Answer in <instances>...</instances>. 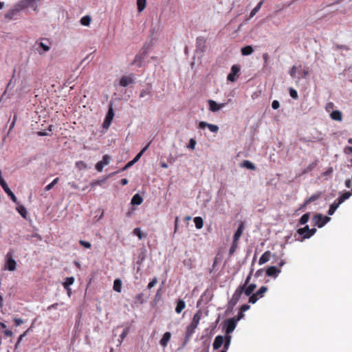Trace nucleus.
Wrapping results in <instances>:
<instances>
[{
  "mask_svg": "<svg viewBox=\"0 0 352 352\" xmlns=\"http://www.w3.org/2000/svg\"><path fill=\"white\" fill-rule=\"evenodd\" d=\"M4 269L9 271H14L16 269V262L13 258L12 251H9L6 255Z\"/></svg>",
  "mask_w": 352,
  "mask_h": 352,
  "instance_id": "f257e3e1",
  "label": "nucleus"
},
{
  "mask_svg": "<svg viewBox=\"0 0 352 352\" xmlns=\"http://www.w3.org/2000/svg\"><path fill=\"white\" fill-rule=\"evenodd\" d=\"M330 220V217L327 216L324 217L321 214H316L312 218L314 225L318 226V228L323 227Z\"/></svg>",
  "mask_w": 352,
  "mask_h": 352,
  "instance_id": "f03ea898",
  "label": "nucleus"
},
{
  "mask_svg": "<svg viewBox=\"0 0 352 352\" xmlns=\"http://www.w3.org/2000/svg\"><path fill=\"white\" fill-rule=\"evenodd\" d=\"M316 232V228L310 229L308 226H305L302 228H299L297 230V233L302 236L300 241H302L305 239H309L311 236H313Z\"/></svg>",
  "mask_w": 352,
  "mask_h": 352,
  "instance_id": "7ed1b4c3",
  "label": "nucleus"
},
{
  "mask_svg": "<svg viewBox=\"0 0 352 352\" xmlns=\"http://www.w3.org/2000/svg\"><path fill=\"white\" fill-rule=\"evenodd\" d=\"M243 290H244V287H241V286H239L235 290L230 301L229 302L230 305L234 307L236 305V303L240 300L242 294L244 292Z\"/></svg>",
  "mask_w": 352,
  "mask_h": 352,
  "instance_id": "20e7f679",
  "label": "nucleus"
},
{
  "mask_svg": "<svg viewBox=\"0 0 352 352\" xmlns=\"http://www.w3.org/2000/svg\"><path fill=\"white\" fill-rule=\"evenodd\" d=\"M111 157L108 155H104L102 160L96 164V169L98 172H102L104 166L108 165L110 162Z\"/></svg>",
  "mask_w": 352,
  "mask_h": 352,
  "instance_id": "39448f33",
  "label": "nucleus"
},
{
  "mask_svg": "<svg viewBox=\"0 0 352 352\" xmlns=\"http://www.w3.org/2000/svg\"><path fill=\"white\" fill-rule=\"evenodd\" d=\"M236 321L234 318H230L226 321V333L230 335L235 329Z\"/></svg>",
  "mask_w": 352,
  "mask_h": 352,
  "instance_id": "423d86ee",
  "label": "nucleus"
},
{
  "mask_svg": "<svg viewBox=\"0 0 352 352\" xmlns=\"http://www.w3.org/2000/svg\"><path fill=\"white\" fill-rule=\"evenodd\" d=\"M240 72V67L237 65H234L231 67V72L228 75L227 79L228 81L234 82L236 80V76Z\"/></svg>",
  "mask_w": 352,
  "mask_h": 352,
  "instance_id": "0eeeda50",
  "label": "nucleus"
},
{
  "mask_svg": "<svg viewBox=\"0 0 352 352\" xmlns=\"http://www.w3.org/2000/svg\"><path fill=\"white\" fill-rule=\"evenodd\" d=\"M208 103L209 104V109L212 112H217L219 111L221 109L223 108L226 103H217L214 100H209L208 101Z\"/></svg>",
  "mask_w": 352,
  "mask_h": 352,
  "instance_id": "6e6552de",
  "label": "nucleus"
},
{
  "mask_svg": "<svg viewBox=\"0 0 352 352\" xmlns=\"http://www.w3.org/2000/svg\"><path fill=\"white\" fill-rule=\"evenodd\" d=\"M114 113L112 107H111L107 112L104 122L102 124L103 128L108 129L113 120Z\"/></svg>",
  "mask_w": 352,
  "mask_h": 352,
  "instance_id": "1a4fd4ad",
  "label": "nucleus"
},
{
  "mask_svg": "<svg viewBox=\"0 0 352 352\" xmlns=\"http://www.w3.org/2000/svg\"><path fill=\"white\" fill-rule=\"evenodd\" d=\"M208 127V129L212 133H217L219 131V126L215 124H208L206 122L201 121L199 124V129H205Z\"/></svg>",
  "mask_w": 352,
  "mask_h": 352,
  "instance_id": "9d476101",
  "label": "nucleus"
},
{
  "mask_svg": "<svg viewBox=\"0 0 352 352\" xmlns=\"http://www.w3.org/2000/svg\"><path fill=\"white\" fill-rule=\"evenodd\" d=\"M196 329H197V327H195L191 324H190L188 326H187V327L186 329V332H185V342H188L191 339Z\"/></svg>",
  "mask_w": 352,
  "mask_h": 352,
  "instance_id": "9b49d317",
  "label": "nucleus"
},
{
  "mask_svg": "<svg viewBox=\"0 0 352 352\" xmlns=\"http://www.w3.org/2000/svg\"><path fill=\"white\" fill-rule=\"evenodd\" d=\"M280 272V270L277 269L274 266L268 267L265 271L266 275L267 276H273V277H276Z\"/></svg>",
  "mask_w": 352,
  "mask_h": 352,
  "instance_id": "f8f14e48",
  "label": "nucleus"
},
{
  "mask_svg": "<svg viewBox=\"0 0 352 352\" xmlns=\"http://www.w3.org/2000/svg\"><path fill=\"white\" fill-rule=\"evenodd\" d=\"M224 338L222 336H217L214 338L212 346L214 350L219 349L223 344Z\"/></svg>",
  "mask_w": 352,
  "mask_h": 352,
  "instance_id": "ddd939ff",
  "label": "nucleus"
},
{
  "mask_svg": "<svg viewBox=\"0 0 352 352\" xmlns=\"http://www.w3.org/2000/svg\"><path fill=\"white\" fill-rule=\"evenodd\" d=\"M134 80L131 76H123L120 80V85L122 87H126L130 84L133 83Z\"/></svg>",
  "mask_w": 352,
  "mask_h": 352,
  "instance_id": "4468645a",
  "label": "nucleus"
},
{
  "mask_svg": "<svg viewBox=\"0 0 352 352\" xmlns=\"http://www.w3.org/2000/svg\"><path fill=\"white\" fill-rule=\"evenodd\" d=\"M201 316H202L201 311L198 310L193 316L192 320L190 324L197 327V326L199 323V321L201 318Z\"/></svg>",
  "mask_w": 352,
  "mask_h": 352,
  "instance_id": "2eb2a0df",
  "label": "nucleus"
},
{
  "mask_svg": "<svg viewBox=\"0 0 352 352\" xmlns=\"http://www.w3.org/2000/svg\"><path fill=\"white\" fill-rule=\"evenodd\" d=\"M270 257H271L270 251L265 252L260 257L259 261H258V264L260 265H263L264 263H265L270 261Z\"/></svg>",
  "mask_w": 352,
  "mask_h": 352,
  "instance_id": "dca6fc26",
  "label": "nucleus"
},
{
  "mask_svg": "<svg viewBox=\"0 0 352 352\" xmlns=\"http://www.w3.org/2000/svg\"><path fill=\"white\" fill-rule=\"evenodd\" d=\"M170 338H171V333L170 332H166L165 333H164L162 339L160 341V344L163 347H166L167 346L168 342L170 341Z\"/></svg>",
  "mask_w": 352,
  "mask_h": 352,
  "instance_id": "f3484780",
  "label": "nucleus"
},
{
  "mask_svg": "<svg viewBox=\"0 0 352 352\" xmlns=\"http://www.w3.org/2000/svg\"><path fill=\"white\" fill-rule=\"evenodd\" d=\"M243 223H241L233 236V241H234V242L239 241V240L243 233Z\"/></svg>",
  "mask_w": 352,
  "mask_h": 352,
  "instance_id": "a211bd4d",
  "label": "nucleus"
},
{
  "mask_svg": "<svg viewBox=\"0 0 352 352\" xmlns=\"http://www.w3.org/2000/svg\"><path fill=\"white\" fill-rule=\"evenodd\" d=\"M330 117L333 120L341 121L342 120V113L338 110L333 111L330 114Z\"/></svg>",
  "mask_w": 352,
  "mask_h": 352,
  "instance_id": "6ab92c4d",
  "label": "nucleus"
},
{
  "mask_svg": "<svg viewBox=\"0 0 352 352\" xmlns=\"http://www.w3.org/2000/svg\"><path fill=\"white\" fill-rule=\"evenodd\" d=\"M186 307V303L182 299H179L177 301V305L175 307V312L180 314Z\"/></svg>",
  "mask_w": 352,
  "mask_h": 352,
  "instance_id": "aec40b11",
  "label": "nucleus"
},
{
  "mask_svg": "<svg viewBox=\"0 0 352 352\" xmlns=\"http://www.w3.org/2000/svg\"><path fill=\"white\" fill-rule=\"evenodd\" d=\"M340 204H338V200L336 199L333 201V203H332L330 205V207H329V211H328V214L329 215H333Z\"/></svg>",
  "mask_w": 352,
  "mask_h": 352,
  "instance_id": "412c9836",
  "label": "nucleus"
},
{
  "mask_svg": "<svg viewBox=\"0 0 352 352\" xmlns=\"http://www.w3.org/2000/svg\"><path fill=\"white\" fill-rule=\"evenodd\" d=\"M256 286L255 284L252 283L249 285L248 286H246L243 290L244 294L245 296H249L251 294H252L253 292L256 289Z\"/></svg>",
  "mask_w": 352,
  "mask_h": 352,
  "instance_id": "4be33fe9",
  "label": "nucleus"
},
{
  "mask_svg": "<svg viewBox=\"0 0 352 352\" xmlns=\"http://www.w3.org/2000/svg\"><path fill=\"white\" fill-rule=\"evenodd\" d=\"M143 199L139 194H135L131 199V204L133 205H140L142 203Z\"/></svg>",
  "mask_w": 352,
  "mask_h": 352,
  "instance_id": "5701e85b",
  "label": "nucleus"
},
{
  "mask_svg": "<svg viewBox=\"0 0 352 352\" xmlns=\"http://www.w3.org/2000/svg\"><path fill=\"white\" fill-rule=\"evenodd\" d=\"M231 336L230 335H226L224 338V342H223V351H226L227 352L228 349H229V346L230 345L231 342Z\"/></svg>",
  "mask_w": 352,
  "mask_h": 352,
  "instance_id": "b1692460",
  "label": "nucleus"
},
{
  "mask_svg": "<svg viewBox=\"0 0 352 352\" xmlns=\"http://www.w3.org/2000/svg\"><path fill=\"white\" fill-rule=\"evenodd\" d=\"M320 195H321L320 192L312 195L309 198H308L307 199L305 200V201L304 203V206L308 205L310 203H312V202L316 201L320 197Z\"/></svg>",
  "mask_w": 352,
  "mask_h": 352,
  "instance_id": "393cba45",
  "label": "nucleus"
},
{
  "mask_svg": "<svg viewBox=\"0 0 352 352\" xmlns=\"http://www.w3.org/2000/svg\"><path fill=\"white\" fill-rule=\"evenodd\" d=\"M243 168H246L250 170H255L256 167L254 164L249 160H244L241 165Z\"/></svg>",
  "mask_w": 352,
  "mask_h": 352,
  "instance_id": "a878e982",
  "label": "nucleus"
},
{
  "mask_svg": "<svg viewBox=\"0 0 352 352\" xmlns=\"http://www.w3.org/2000/svg\"><path fill=\"white\" fill-rule=\"evenodd\" d=\"M241 52L243 56H248L253 52V48L250 45H247L242 47Z\"/></svg>",
  "mask_w": 352,
  "mask_h": 352,
  "instance_id": "bb28decb",
  "label": "nucleus"
},
{
  "mask_svg": "<svg viewBox=\"0 0 352 352\" xmlns=\"http://www.w3.org/2000/svg\"><path fill=\"white\" fill-rule=\"evenodd\" d=\"M113 288V289L116 292H121V289H122V281H121L120 279L117 278V279H116L114 280Z\"/></svg>",
  "mask_w": 352,
  "mask_h": 352,
  "instance_id": "cd10ccee",
  "label": "nucleus"
},
{
  "mask_svg": "<svg viewBox=\"0 0 352 352\" xmlns=\"http://www.w3.org/2000/svg\"><path fill=\"white\" fill-rule=\"evenodd\" d=\"M351 196V193L350 192H345L341 196H340L337 199L338 200V204H342L345 200L348 199Z\"/></svg>",
  "mask_w": 352,
  "mask_h": 352,
  "instance_id": "c85d7f7f",
  "label": "nucleus"
},
{
  "mask_svg": "<svg viewBox=\"0 0 352 352\" xmlns=\"http://www.w3.org/2000/svg\"><path fill=\"white\" fill-rule=\"evenodd\" d=\"M194 222L195 224V227L197 229H201L203 228L204 226V221L201 217H196L194 218Z\"/></svg>",
  "mask_w": 352,
  "mask_h": 352,
  "instance_id": "c756f323",
  "label": "nucleus"
},
{
  "mask_svg": "<svg viewBox=\"0 0 352 352\" xmlns=\"http://www.w3.org/2000/svg\"><path fill=\"white\" fill-rule=\"evenodd\" d=\"M144 302H145V299L144 298L143 293H140L135 296L134 302L135 304H137V303L143 304Z\"/></svg>",
  "mask_w": 352,
  "mask_h": 352,
  "instance_id": "7c9ffc66",
  "label": "nucleus"
},
{
  "mask_svg": "<svg viewBox=\"0 0 352 352\" xmlns=\"http://www.w3.org/2000/svg\"><path fill=\"white\" fill-rule=\"evenodd\" d=\"M146 5V0H137V6L138 12H141L144 10Z\"/></svg>",
  "mask_w": 352,
  "mask_h": 352,
  "instance_id": "2f4dec72",
  "label": "nucleus"
},
{
  "mask_svg": "<svg viewBox=\"0 0 352 352\" xmlns=\"http://www.w3.org/2000/svg\"><path fill=\"white\" fill-rule=\"evenodd\" d=\"M263 4V1H261L256 6L252 9V10L250 12V17H253L261 9L262 5Z\"/></svg>",
  "mask_w": 352,
  "mask_h": 352,
  "instance_id": "473e14b6",
  "label": "nucleus"
},
{
  "mask_svg": "<svg viewBox=\"0 0 352 352\" xmlns=\"http://www.w3.org/2000/svg\"><path fill=\"white\" fill-rule=\"evenodd\" d=\"M91 19L89 16H84L80 19V23L84 26H89L90 25Z\"/></svg>",
  "mask_w": 352,
  "mask_h": 352,
  "instance_id": "72a5a7b5",
  "label": "nucleus"
},
{
  "mask_svg": "<svg viewBox=\"0 0 352 352\" xmlns=\"http://www.w3.org/2000/svg\"><path fill=\"white\" fill-rule=\"evenodd\" d=\"M16 210L23 218H26L28 212L25 208L23 206H17Z\"/></svg>",
  "mask_w": 352,
  "mask_h": 352,
  "instance_id": "f704fd0d",
  "label": "nucleus"
},
{
  "mask_svg": "<svg viewBox=\"0 0 352 352\" xmlns=\"http://www.w3.org/2000/svg\"><path fill=\"white\" fill-rule=\"evenodd\" d=\"M309 219V213L304 214L300 219L299 223L300 225H304L308 222Z\"/></svg>",
  "mask_w": 352,
  "mask_h": 352,
  "instance_id": "c9c22d12",
  "label": "nucleus"
},
{
  "mask_svg": "<svg viewBox=\"0 0 352 352\" xmlns=\"http://www.w3.org/2000/svg\"><path fill=\"white\" fill-rule=\"evenodd\" d=\"M74 282V277H67L65 279V281L63 283V287L65 289H67L69 285H72Z\"/></svg>",
  "mask_w": 352,
  "mask_h": 352,
  "instance_id": "e433bc0d",
  "label": "nucleus"
},
{
  "mask_svg": "<svg viewBox=\"0 0 352 352\" xmlns=\"http://www.w3.org/2000/svg\"><path fill=\"white\" fill-rule=\"evenodd\" d=\"M59 181L58 177L55 178L50 184L45 187V191L50 190Z\"/></svg>",
  "mask_w": 352,
  "mask_h": 352,
  "instance_id": "4c0bfd02",
  "label": "nucleus"
},
{
  "mask_svg": "<svg viewBox=\"0 0 352 352\" xmlns=\"http://www.w3.org/2000/svg\"><path fill=\"white\" fill-rule=\"evenodd\" d=\"M267 288L265 286H262L260 289L255 293L259 298H262L264 294L267 292Z\"/></svg>",
  "mask_w": 352,
  "mask_h": 352,
  "instance_id": "58836bf2",
  "label": "nucleus"
},
{
  "mask_svg": "<svg viewBox=\"0 0 352 352\" xmlns=\"http://www.w3.org/2000/svg\"><path fill=\"white\" fill-rule=\"evenodd\" d=\"M76 167L79 170H84L87 168V165L83 161H77L75 164Z\"/></svg>",
  "mask_w": 352,
  "mask_h": 352,
  "instance_id": "ea45409f",
  "label": "nucleus"
},
{
  "mask_svg": "<svg viewBox=\"0 0 352 352\" xmlns=\"http://www.w3.org/2000/svg\"><path fill=\"white\" fill-rule=\"evenodd\" d=\"M151 87H148L146 89H144L142 90L140 94V98H144L146 96H148L151 93Z\"/></svg>",
  "mask_w": 352,
  "mask_h": 352,
  "instance_id": "a19ab883",
  "label": "nucleus"
},
{
  "mask_svg": "<svg viewBox=\"0 0 352 352\" xmlns=\"http://www.w3.org/2000/svg\"><path fill=\"white\" fill-rule=\"evenodd\" d=\"M149 146V144H148L144 148H143L141 151L135 157V158L133 160V162H137L139 159L141 157L142 154L145 152V151L148 148Z\"/></svg>",
  "mask_w": 352,
  "mask_h": 352,
  "instance_id": "79ce46f5",
  "label": "nucleus"
},
{
  "mask_svg": "<svg viewBox=\"0 0 352 352\" xmlns=\"http://www.w3.org/2000/svg\"><path fill=\"white\" fill-rule=\"evenodd\" d=\"M197 47H204L206 43V40L204 37H198L196 41Z\"/></svg>",
  "mask_w": 352,
  "mask_h": 352,
  "instance_id": "37998d69",
  "label": "nucleus"
},
{
  "mask_svg": "<svg viewBox=\"0 0 352 352\" xmlns=\"http://www.w3.org/2000/svg\"><path fill=\"white\" fill-rule=\"evenodd\" d=\"M0 185L5 191V192H8L10 190V188L8 187V184H6V181L3 179L2 177H0Z\"/></svg>",
  "mask_w": 352,
  "mask_h": 352,
  "instance_id": "c03bdc74",
  "label": "nucleus"
},
{
  "mask_svg": "<svg viewBox=\"0 0 352 352\" xmlns=\"http://www.w3.org/2000/svg\"><path fill=\"white\" fill-rule=\"evenodd\" d=\"M0 185L5 191V192H8L10 190V188L8 187V184H6V181L3 179L2 177H0Z\"/></svg>",
  "mask_w": 352,
  "mask_h": 352,
  "instance_id": "a18cd8bd",
  "label": "nucleus"
},
{
  "mask_svg": "<svg viewBox=\"0 0 352 352\" xmlns=\"http://www.w3.org/2000/svg\"><path fill=\"white\" fill-rule=\"evenodd\" d=\"M0 185L5 191V192H8L10 190V188L8 187V184H6V181L3 179L2 177H0Z\"/></svg>",
  "mask_w": 352,
  "mask_h": 352,
  "instance_id": "49530a36",
  "label": "nucleus"
},
{
  "mask_svg": "<svg viewBox=\"0 0 352 352\" xmlns=\"http://www.w3.org/2000/svg\"><path fill=\"white\" fill-rule=\"evenodd\" d=\"M237 247H238V242H234V241H232V245L229 250V253L230 255H232V254H234L235 252Z\"/></svg>",
  "mask_w": 352,
  "mask_h": 352,
  "instance_id": "de8ad7c7",
  "label": "nucleus"
},
{
  "mask_svg": "<svg viewBox=\"0 0 352 352\" xmlns=\"http://www.w3.org/2000/svg\"><path fill=\"white\" fill-rule=\"evenodd\" d=\"M133 232L134 235H136L139 238V239H142L144 236H143L140 228H135Z\"/></svg>",
  "mask_w": 352,
  "mask_h": 352,
  "instance_id": "09e8293b",
  "label": "nucleus"
},
{
  "mask_svg": "<svg viewBox=\"0 0 352 352\" xmlns=\"http://www.w3.org/2000/svg\"><path fill=\"white\" fill-rule=\"evenodd\" d=\"M249 296H250V298H249V302L252 303V304H254L259 299V298L258 297V296L255 293L251 294Z\"/></svg>",
  "mask_w": 352,
  "mask_h": 352,
  "instance_id": "8fccbe9b",
  "label": "nucleus"
},
{
  "mask_svg": "<svg viewBox=\"0 0 352 352\" xmlns=\"http://www.w3.org/2000/svg\"><path fill=\"white\" fill-rule=\"evenodd\" d=\"M289 95L290 96L294 98V99H297L298 98V93L296 91V90H295L293 88H289Z\"/></svg>",
  "mask_w": 352,
  "mask_h": 352,
  "instance_id": "3c124183",
  "label": "nucleus"
},
{
  "mask_svg": "<svg viewBox=\"0 0 352 352\" xmlns=\"http://www.w3.org/2000/svg\"><path fill=\"white\" fill-rule=\"evenodd\" d=\"M6 193L10 197V198L12 199V201L13 202L18 204L17 199H16V196L14 195V194L12 192V191L10 189Z\"/></svg>",
  "mask_w": 352,
  "mask_h": 352,
  "instance_id": "603ef678",
  "label": "nucleus"
},
{
  "mask_svg": "<svg viewBox=\"0 0 352 352\" xmlns=\"http://www.w3.org/2000/svg\"><path fill=\"white\" fill-rule=\"evenodd\" d=\"M302 66L300 65L298 67H296L295 65H294L289 70V73L290 74V76L293 78L295 76V74H296V69L297 68H301Z\"/></svg>",
  "mask_w": 352,
  "mask_h": 352,
  "instance_id": "864d4df0",
  "label": "nucleus"
},
{
  "mask_svg": "<svg viewBox=\"0 0 352 352\" xmlns=\"http://www.w3.org/2000/svg\"><path fill=\"white\" fill-rule=\"evenodd\" d=\"M196 144H197L196 140L193 138H191L189 141L188 148H190L192 150H194L195 148Z\"/></svg>",
  "mask_w": 352,
  "mask_h": 352,
  "instance_id": "5fc2aeb1",
  "label": "nucleus"
},
{
  "mask_svg": "<svg viewBox=\"0 0 352 352\" xmlns=\"http://www.w3.org/2000/svg\"><path fill=\"white\" fill-rule=\"evenodd\" d=\"M39 47L43 49V52H48L50 50V46L43 42L38 43Z\"/></svg>",
  "mask_w": 352,
  "mask_h": 352,
  "instance_id": "6e6d98bb",
  "label": "nucleus"
},
{
  "mask_svg": "<svg viewBox=\"0 0 352 352\" xmlns=\"http://www.w3.org/2000/svg\"><path fill=\"white\" fill-rule=\"evenodd\" d=\"M142 58H142V56L141 55H136L135 57V60H134L133 64H135V63H138V66L140 67Z\"/></svg>",
  "mask_w": 352,
  "mask_h": 352,
  "instance_id": "4d7b16f0",
  "label": "nucleus"
},
{
  "mask_svg": "<svg viewBox=\"0 0 352 352\" xmlns=\"http://www.w3.org/2000/svg\"><path fill=\"white\" fill-rule=\"evenodd\" d=\"M157 278L156 277H154L153 278V280L148 284L147 288L148 289H151L157 284Z\"/></svg>",
  "mask_w": 352,
  "mask_h": 352,
  "instance_id": "13d9d810",
  "label": "nucleus"
},
{
  "mask_svg": "<svg viewBox=\"0 0 352 352\" xmlns=\"http://www.w3.org/2000/svg\"><path fill=\"white\" fill-rule=\"evenodd\" d=\"M79 243L82 246H83L84 248H87V249H89V248H90L91 247V243L89 242H88V241H86L80 240Z\"/></svg>",
  "mask_w": 352,
  "mask_h": 352,
  "instance_id": "bf43d9fd",
  "label": "nucleus"
},
{
  "mask_svg": "<svg viewBox=\"0 0 352 352\" xmlns=\"http://www.w3.org/2000/svg\"><path fill=\"white\" fill-rule=\"evenodd\" d=\"M13 321L16 327L24 323V320L23 319L16 317L13 318Z\"/></svg>",
  "mask_w": 352,
  "mask_h": 352,
  "instance_id": "052dcab7",
  "label": "nucleus"
},
{
  "mask_svg": "<svg viewBox=\"0 0 352 352\" xmlns=\"http://www.w3.org/2000/svg\"><path fill=\"white\" fill-rule=\"evenodd\" d=\"M30 329H28L27 331H25L23 334L20 335V336L18 338V340L16 344V346L22 341L23 338L26 336V334L28 333Z\"/></svg>",
  "mask_w": 352,
  "mask_h": 352,
  "instance_id": "680f3d73",
  "label": "nucleus"
},
{
  "mask_svg": "<svg viewBox=\"0 0 352 352\" xmlns=\"http://www.w3.org/2000/svg\"><path fill=\"white\" fill-rule=\"evenodd\" d=\"M252 272H251L250 273V274L247 276V278H246V279L245 280L244 284L243 285H241V287H244V288H245L248 285V284L249 283V282H250V280L251 279Z\"/></svg>",
  "mask_w": 352,
  "mask_h": 352,
  "instance_id": "e2e57ef3",
  "label": "nucleus"
},
{
  "mask_svg": "<svg viewBox=\"0 0 352 352\" xmlns=\"http://www.w3.org/2000/svg\"><path fill=\"white\" fill-rule=\"evenodd\" d=\"M280 107V103L278 100H274L272 103V107L274 109H278Z\"/></svg>",
  "mask_w": 352,
  "mask_h": 352,
  "instance_id": "0e129e2a",
  "label": "nucleus"
},
{
  "mask_svg": "<svg viewBox=\"0 0 352 352\" xmlns=\"http://www.w3.org/2000/svg\"><path fill=\"white\" fill-rule=\"evenodd\" d=\"M135 163L133 162V160L129 162L122 168V170L124 171L125 170H126L127 168H129V167H131V166H133Z\"/></svg>",
  "mask_w": 352,
  "mask_h": 352,
  "instance_id": "69168bd1",
  "label": "nucleus"
},
{
  "mask_svg": "<svg viewBox=\"0 0 352 352\" xmlns=\"http://www.w3.org/2000/svg\"><path fill=\"white\" fill-rule=\"evenodd\" d=\"M344 152L346 155L352 153V146H346L344 149Z\"/></svg>",
  "mask_w": 352,
  "mask_h": 352,
  "instance_id": "338daca9",
  "label": "nucleus"
},
{
  "mask_svg": "<svg viewBox=\"0 0 352 352\" xmlns=\"http://www.w3.org/2000/svg\"><path fill=\"white\" fill-rule=\"evenodd\" d=\"M250 305H243L241 308H240V311L241 312H244V311H248L249 309H250Z\"/></svg>",
  "mask_w": 352,
  "mask_h": 352,
  "instance_id": "774afa93",
  "label": "nucleus"
}]
</instances>
